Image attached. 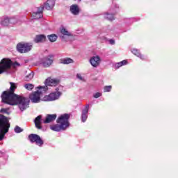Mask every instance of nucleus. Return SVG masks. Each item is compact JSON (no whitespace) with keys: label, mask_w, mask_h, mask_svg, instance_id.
Returning <instances> with one entry per match:
<instances>
[{"label":"nucleus","mask_w":178,"mask_h":178,"mask_svg":"<svg viewBox=\"0 0 178 178\" xmlns=\"http://www.w3.org/2000/svg\"><path fill=\"white\" fill-rule=\"evenodd\" d=\"M10 89L8 90L3 91L1 95V102L3 104H8V105H18L20 111H25V109L29 108L30 100L15 93L19 83L10 82Z\"/></svg>","instance_id":"1"},{"label":"nucleus","mask_w":178,"mask_h":178,"mask_svg":"<svg viewBox=\"0 0 178 178\" xmlns=\"http://www.w3.org/2000/svg\"><path fill=\"white\" fill-rule=\"evenodd\" d=\"M58 124L51 125L50 127L51 130L53 131H65V130H67L69 127V115L68 114H64L60 115L56 120Z\"/></svg>","instance_id":"2"},{"label":"nucleus","mask_w":178,"mask_h":178,"mask_svg":"<svg viewBox=\"0 0 178 178\" xmlns=\"http://www.w3.org/2000/svg\"><path fill=\"white\" fill-rule=\"evenodd\" d=\"M10 123L9 119L2 114H0V141L5 138L6 133H9Z\"/></svg>","instance_id":"3"},{"label":"nucleus","mask_w":178,"mask_h":178,"mask_svg":"<svg viewBox=\"0 0 178 178\" xmlns=\"http://www.w3.org/2000/svg\"><path fill=\"white\" fill-rule=\"evenodd\" d=\"M37 88L38 90L29 95V99H31V102L33 104L40 102L42 94H45V92L48 91V87L47 86H38Z\"/></svg>","instance_id":"4"},{"label":"nucleus","mask_w":178,"mask_h":178,"mask_svg":"<svg viewBox=\"0 0 178 178\" xmlns=\"http://www.w3.org/2000/svg\"><path fill=\"white\" fill-rule=\"evenodd\" d=\"M12 66L16 67V66H20V64L17 62L13 63L10 59L3 58L0 62V74L5 73L6 70H9Z\"/></svg>","instance_id":"5"},{"label":"nucleus","mask_w":178,"mask_h":178,"mask_svg":"<svg viewBox=\"0 0 178 178\" xmlns=\"http://www.w3.org/2000/svg\"><path fill=\"white\" fill-rule=\"evenodd\" d=\"M16 48L19 54H27L33 49V43L19 42L17 44Z\"/></svg>","instance_id":"6"},{"label":"nucleus","mask_w":178,"mask_h":178,"mask_svg":"<svg viewBox=\"0 0 178 178\" xmlns=\"http://www.w3.org/2000/svg\"><path fill=\"white\" fill-rule=\"evenodd\" d=\"M60 95H62V92H59V88L56 89V92H53L48 95H45L43 98L44 101H56V99H59L60 98Z\"/></svg>","instance_id":"7"},{"label":"nucleus","mask_w":178,"mask_h":178,"mask_svg":"<svg viewBox=\"0 0 178 178\" xmlns=\"http://www.w3.org/2000/svg\"><path fill=\"white\" fill-rule=\"evenodd\" d=\"M29 140L31 143H35L36 145L38 147H42L44 145V140L40 137V136L35 134H31L29 136Z\"/></svg>","instance_id":"8"},{"label":"nucleus","mask_w":178,"mask_h":178,"mask_svg":"<svg viewBox=\"0 0 178 178\" xmlns=\"http://www.w3.org/2000/svg\"><path fill=\"white\" fill-rule=\"evenodd\" d=\"M15 23H17V21L14 17L9 18L8 17H3L1 21V26H7L10 24H15Z\"/></svg>","instance_id":"9"},{"label":"nucleus","mask_w":178,"mask_h":178,"mask_svg":"<svg viewBox=\"0 0 178 178\" xmlns=\"http://www.w3.org/2000/svg\"><path fill=\"white\" fill-rule=\"evenodd\" d=\"M53 56L49 55L47 57L42 58L41 63L44 66V67H49L51 65L54 63V59H52Z\"/></svg>","instance_id":"10"},{"label":"nucleus","mask_w":178,"mask_h":178,"mask_svg":"<svg viewBox=\"0 0 178 178\" xmlns=\"http://www.w3.org/2000/svg\"><path fill=\"white\" fill-rule=\"evenodd\" d=\"M59 83H60V81L58 79H47L44 81V87H48L51 86V87H55L56 86H58V84H59Z\"/></svg>","instance_id":"11"},{"label":"nucleus","mask_w":178,"mask_h":178,"mask_svg":"<svg viewBox=\"0 0 178 178\" xmlns=\"http://www.w3.org/2000/svg\"><path fill=\"white\" fill-rule=\"evenodd\" d=\"M90 63L93 67H98L101 64V58L99 56H92L90 59Z\"/></svg>","instance_id":"12"},{"label":"nucleus","mask_w":178,"mask_h":178,"mask_svg":"<svg viewBox=\"0 0 178 178\" xmlns=\"http://www.w3.org/2000/svg\"><path fill=\"white\" fill-rule=\"evenodd\" d=\"M60 33L61 34L60 35V38L61 40H65V35L66 37H72L73 36V34H72V33H70L69 31H67V29H66L63 26L60 28Z\"/></svg>","instance_id":"13"},{"label":"nucleus","mask_w":178,"mask_h":178,"mask_svg":"<svg viewBox=\"0 0 178 178\" xmlns=\"http://www.w3.org/2000/svg\"><path fill=\"white\" fill-rule=\"evenodd\" d=\"M44 11V6H40L38 8V11L36 13H33L31 15V17L33 19H41L42 17V12Z\"/></svg>","instance_id":"14"},{"label":"nucleus","mask_w":178,"mask_h":178,"mask_svg":"<svg viewBox=\"0 0 178 178\" xmlns=\"http://www.w3.org/2000/svg\"><path fill=\"white\" fill-rule=\"evenodd\" d=\"M88 109H90V104H86L84 109L82 110L81 120L84 123L88 118Z\"/></svg>","instance_id":"15"},{"label":"nucleus","mask_w":178,"mask_h":178,"mask_svg":"<svg viewBox=\"0 0 178 178\" xmlns=\"http://www.w3.org/2000/svg\"><path fill=\"white\" fill-rule=\"evenodd\" d=\"M115 15H116V12L112 10H110L109 11L105 13L104 17L109 22H113V20H115Z\"/></svg>","instance_id":"16"},{"label":"nucleus","mask_w":178,"mask_h":178,"mask_svg":"<svg viewBox=\"0 0 178 178\" xmlns=\"http://www.w3.org/2000/svg\"><path fill=\"white\" fill-rule=\"evenodd\" d=\"M70 11L74 16H77L80 13V7L77 4H73L70 7Z\"/></svg>","instance_id":"17"},{"label":"nucleus","mask_w":178,"mask_h":178,"mask_svg":"<svg viewBox=\"0 0 178 178\" xmlns=\"http://www.w3.org/2000/svg\"><path fill=\"white\" fill-rule=\"evenodd\" d=\"M55 1L56 0H47L43 7L45 8L47 10H51V9H54V6H55Z\"/></svg>","instance_id":"18"},{"label":"nucleus","mask_w":178,"mask_h":178,"mask_svg":"<svg viewBox=\"0 0 178 178\" xmlns=\"http://www.w3.org/2000/svg\"><path fill=\"white\" fill-rule=\"evenodd\" d=\"M42 120V115H41L36 117L34 120L35 126L36 129H38V130H41V129H42V127L41 126Z\"/></svg>","instance_id":"19"},{"label":"nucleus","mask_w":178,"mask_h":178,"mask_svg":"<svg viewBox=\"0 0 178 178\" xmlns=\"http://www.w3.org/2000/svg\"><path fill=\"white\" fill-rule=\"evenodd\" d=\"M46 40L47 36L44 35H38L34 39V42H36V44H38V42H45Z\"/></svg>","instance_id":"20"},{"label":"nucleus","mask_w":178,"mask_h":178,"mask_svg":"<svg viewBox=\"0 0 178 178\" xmlns=\"http://www.w3.org/2000/svg\"><path fill=\"white\" fill-rule=\"evenodd\" d=\"M56 119V114H49L47 115L45 120L43 123H51V122H54Z\"/></svg>","instance_id":"21"},{"label":"nucleus","mask_w":178,"mask_h":178,"mask_svg":"<svg viewBox=\"0 0 178 178\" xmlns=\"http://www.w3.org/2000/svg\"><path fill=\"white\" fill-rule=\"evenodd\" d=\"M33 77L34 72L30 71V72L25 76L24 80H25V81H30L31 80H33Z\"/></svg>","instance_id":"22"},{"label":"nucleus","mask_w":178,"mask_h":178,"mask_svg":"<svg viewBox=\"0 0 178 178\" xmlns=\"http://www.w3.org/2000/svg\"><path fill=\"white\" fill-rule=\"evenodd\" d=\"M48 40L50 41V42H55L58 40V35L56 34H51L47 35Z\"/></svg>","instance_id":"23"},{"label":"nucleus","mask_w":178,"mask_h":178,"mask_svg":"<svg viewBox=\"0 0 178 178\" xmlns=\"http://www.w3.org/2000/svg\"><path fill=\"white\" fill-rule=\"evenodd\" d=\"M73 62L74 61L70 58H65L61 60V63H63V65H69L70 63H73Z\"/></svg>","instance_id":"24"},{"label":"nucleus","mask_w":178,"mask_h":178,"mask_svg":"<svg viewBox=\"0 0 178 178\" xmlns=\"http://www.w3.org/2000/svg\"><path fill=\"white\" fill-rule=\"evenodd\" d=\"M132 54L138 56V58H140V59H144V56H143L141 54H140V52L137 50V49H134L132 50Z\"/></svg>","instance_id":"25"},{"label":"nucleus","mask_w":178,"mask_h":178,"mask_svg":"<svg viewBox=\"0 0 178 178\" xmlns=\"http://www.w3.org/2000/svg\"><path fill=\"white\" fill-rule=\"evenodd\" d=\"M24 88H26V90H28L29 91H31V90H33V88H34V85H33L32 83H26L24 86Z\"/></svg>","instance_id":"26"},{"label":"nucleus","mask_w":178,"mask_h":178,"mask_svg":"<svg viewBox=\"0 0 178 178\" xmlns=\"http://www.w3.org/2000/svg\"><path fill=\"white\" fill-rule=\"evenodd\" d=\"M14 131L15 133H22L23 132V129H21L20 127L19 126H15V129H14Z\"/></svg>","instance_id":"27"},{"label":"nucleus","mask_w":178,"mask_h":178,"mask_svg":"<svg viewBox=\"0 0 178 178\" xmlns=\"http://www.w3.org/2000/svg\"><path fill=\"white\" fill-rule=\"evenodd\" d=\"M112 90V86H106L104 87V92H109Z\"/></svg>","instance_id":"28"},{"label":"nucleus","mask_w":178,"mask_h":178,"mask_svg":"<svg viewBox=\"0 0 178 178\" xmlns=\"http://www.w3.org/2000/svg\"><path fill=\"white\" fill-rule=\"evenodd\" d=\"M76 79H79L81 81H86V79L83 76H81V74H76Z\"/></svg>","instance_id":"29"},{"label":"nucleus","mask_w":178,"mask_h":178,"mask_svg":"<svg viewBox=\"0 0 178 178\" xmlns=\"http://www.w3.org/2000/svg\"><path fill=\"white\" fill-rule=\"evenodd\" d=\"M102 94L100 93V92H96L95 95H94V98H99V97H102Z\"/></svg>","instance_id":"30"},{"label":"nucleus","mask_w":178,"mask_h":178,"mask_svg":"<svg viewBox=\"0 0 178 178\" xmlns=\"http://www.w3.org/2000/svg\"><path fill=\"white\" fill-rule=\"evenodd\" d=\"M8 111H9V108H1L0 112L1 113H8Z\"/></svg>","instance_id":"31"},{"label":"nucleus","mask_w":178,"mask_h":178,"mask_svg":"<svg viewBox=\"0 0 178 178\" xmlns=\"http://www.w3.org/2000/svg\"><path fill=\"white\" fill-rule=\"evenodd\" d=\"M122 63H120V62H119V63H117L116 64H115V69H119V67H122Z\"/></svg>","instance_id":"32"},{"label":"nucleus","mask_w":178,"mask_h":178,"mask_svg":"<svg viewBox=\"0 0 178 178\" xmlns=\"http://www.w3.org/2000/svg\"><path fill=\"white\" fill-rule=\"evenodd\" d=\"M108 42L109 44H111V45H115V40L113 39L108 40Z\"/></svg>","instance_id":"33"},{"label":"nucleus","mask_w":178,"mask_h":178,"mask_svg":"<svg viewBox=\"0 0 178 178\" xmlns=\"http://www.w3.org/2000/svg\"><path fill=\"white\" fill-rule=\"evenodd\" d=\"M120 63H121V65L124 66V65H127V60H124L121 61Z\"/></svg>","instance_id":"34"},{"label":"nucleus","mask_w":178,"mask_h":178,"mask_svg":"<svg viewBox=\"0 0 178 178\" xmlns=\"http://www.w3.org/2000/svg\"><path fill=\"white\" fill-rule=\"evenodd\" d=\"M103 40H106V38H105V37H103Z\"/></svg>","instance_id":"35"}]
</instances>
